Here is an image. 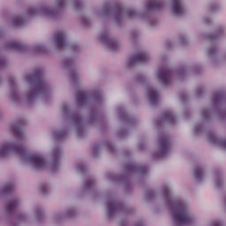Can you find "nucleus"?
I'll return each mask as SVG.
<instances>
[{
  "instance_id": "1",
  "label": "nucleus",
  "mask_w": 226,
  "mask_h": 226,
  "mask_svg": "<svg viewBox=\"0 0 226 226\" xmlns=\"http://www.w3.org/2000/svg\"><path fill=\"white\" fill-rule=\"evenodd\" d=\"M163 196L168 204L171 205L172 219L176 225H192L193 219H192V216H190L188 208H186V204L181 200H172V195H170V190L169 187H164Z\"/></svg>"
},
{
  "instance_id": "2",
  "label": "nucleus",
  "mask_w": 226,
  "mask_h": 226,
  "mask_svg": "<svg viewBox=\"0 0 226 226\" xmlns=\"http://www.w3.org/2000/svg\"><path fill=\"white\" fill-rule=\"evenodd\" d=\"M26 80L27 82L35 83V88L27 94L28 100H32L35 94H38V93H43V91L47 89V83L43 80V72L41 69L35 70L32 74H27Z\"/></svg>"
},
{
  "instance_id": "3",
  "label": "nucleus",
  "mask_w": 226,
  "mask_h": 226,
  "mask_svg": "<svg viewBox=\"0 0 226 226\" xmlns=\"http://www.w3.org/2000/svg\"><path fill=\"white\" fill-rule=\"evenodd\" d=\"M10 151H13V153H15L19 156H21L22 158L27 156V149H26V147H24V145L7 143L3 145V147L0 148V158H4V156H8Z\"/></svg>"
},
{
  "instance_id": "4",
  "label": "nucleus",
  "mask_w": 226,
  "mask_h": 226,
  "mask_svg": "<svg viewBox=\"0 0 226 226\" xmlns=\"http://www.w3.org/2000/svg\"><path fill=\"white\" fill-rule=\"evenodd\" d=\"M27 162L31 163L37 170L45 169V159L40 154H32L27 157Z\"/></svg>"
},
{
  "instance_id": "5",
  "label": "nucleus",
  "mask_w": 226,
  "mask_h": 226,
  "mask_svg": "<svg viewBox=\"0 0 226 226\" xmlns=\"http://www.w3.org/2000/svg\"><path fill=\"white\" fill-rule=\"evenodd\" d=\"M100 40L102 41V43H107L110 50H117V49H119V44L117 43V41L109 37L108 33L102 34L100 36Z\"/></svg>"
},
{
  "instance_id": "6",
  "label": "nucleus",
  "mask_w": 226,
  "mask_h": 226,
  "mask_svg": "<svg viewBox=\"0 0 226 226\" xmlns=\"http://www.w3.org/2000/svg\"><path fill=\"white\" fill-rule=\"evenodd\" d=\"M159 144L161 147L159 156L167 155V153H169V149H170V142L169 141V137L162 136L159 139Z\"/></svg>"
},
{
  "instance_id": "7",
  "label": "nucleus",
  "mask_w": 226,
  "mask_h": 226,
  "mask_svg": "<svg viewBox=\"0 0 226 226\" xmlns=\"http://www.w3.org/2000/svg\"><path fill=\"white\" fill-rule=\"evenodd\" d=\"M172 78V71L169 69H160L158 73V79L164 86L170 84V79Z\"/></svg>"
},
{
  "instance_id": "8",
  "label": "nucleus",
  "mask_w": 226,
  "mask_h": 226,
  "mask_svg": "<svg viewBox=\"0 0 226 226\" xmlns=\"http://www.w3.org/2000/svg\"><path fill=\"white\" fill-rule=\"evenodd\" d=\"M66 36L64 35V32H56L54 36L55 44L57 49H64L66 47Z\"/></svg>"
},
{
  "instance_id": "9",
  "label": "nucleus",
  "mask_w": 226,
  "mask_h": 226,
  "mask_svg": "<svg viewBox=\"0 0 226 226\" xmlns=\"http://www.w3.org/2000/svg\"><path fill=\"white\" fill-rule=\"evenodd\" d=\"M147 61H149L147 54H146V52H140L132 56L130 59V66H133L135 63H147Z\"/></svg>"
},
{
  "instance_id": "10",
  "label": "nucleus",
  "mask_w": 226,
  "mask_h": 226,
  "mask_svg": "<svg viewBox=\"0 0 226 226\" xmlns=\"http://www.w3.org/2000/svg\"><path fill=\"white\" fill-rule=\"evenodd\" d=\"M26 124L24 120L19 121L17 124L11 125V132L16 139H23L22 125Z\"/></svg>"
},
{
  "instance_id": "11",
  "label": "nucleus",
  "mask_w": 226,
  "mask_h": 226,
  "mask_svg": "<svg viewBox=\"0 0 226 226\" xmlns=\"http://www.w3.org/2000/svg\"><path fill=\"white\" fill-rule=\"evenodd\" d=\"M172 1V11L175 15H183L185 9L181 4V0H171Z\"/></svg>"
},
{
  "instance_id": "12",
  "label": "nucleus",
  "mask_w": 226,
  "mask_h": 226,
  "mask_svg": "<svg viewBox=\"0 0 226 226\" xmlns=\"http://www.w3.org/2000/svg\"><path fill=\"white\" fill-rule=\"evenodd\" d=\"M161 8H163V3L160 2V0H148L147 10H161Z\"/></svg>"
},
{
  "instance_id": "13",
  "label": "nucleus",
  "mask_w": 226,
  "mask_h": 226,
  "mask_svg": "<svg viewBox=\"0 0 226 226\" xmlns=\"http://www.w3.org/2000/svg\"><path fill=\"white\" fill-rule=\"evenodd\" d=\"M89 94L85 91H79L76 94V100L79 105H84L85 102H87Z\"/></svg>"
},
{
  "instance_id": "14",
  "label": "nucleus",
  "mask_w": 226,
  "mask_h": 226,
  "mask_svg": "<svg viewBox=\"0 0 226 226\" xmlns=\"http://www.w3.org/2000/svg\"><path fill=\"white\" fill-rule=\"evenodd\" d=\"M148 98L152 105H156L158 103V92L154 90L153 87H149L147 89Z\"/></svg>"
},
{
  "instance_id": "15",
  "label": "nucleus",
  "mask_w": 226,
  "mask_h": 226,
  "mask_svg": "<svg viewBox=\"0 0 226 226\" xmlns=\"http://www.w3.org/2000/svg\"><path fill=\"white\" fill-rule=\"evenodd\" d=\"M119 205L115 200L108 201V216L111 218L114 215V213L117 210Z\"/></svg>"
},
{
  "instance_id": "16",
  "label": "nucleus",
  "mask_w": 226,
  "mask_h": 226,
  "mask_svg": "<svg viewBox=\"0 0 226 226\" xmlns=\"http://www.w3.org/2000/svg\"><path fill=\"white\" fill-rule=\"evenodd\" d=\"M29 15H36V13H45L46 15H52V10L49 8H31L28 11Z\"/></svg>"
},
{
  "instance_id": "17",
  "label": "nucleus",
  "mask_w": 226,
  "mask_h": 226,
  "mask_svg": "<svg viewBox=\"0 0 226 226\" xmlns=\"http://www.w3.org/2000/svg\"><path fill=\"white\" fill-rule=\"evenodd\" d=\"M8 49H12L13 50H18L19 52H22L26 49V46L19 41H11L7 45Z\"/></svg>"
},
{
  "instance_id": "18",
  "label": "nucleus",
  "mask_w": 226,
  "mask_h": 226,
  "mask_svg": "<svg viewBox=\"0 0 226 226\" xmlns=\"http://www.w3.org/2000/svg\"><path fill=\"white\" fill-rule=\"evenodd\" d=\"M163 121H168L170 124H174L176 123V117L172 111H166L163 113Z\"/></svg>"
},
{
  "instance_id": "19",
  "label": "nucleus",
  "mask_w": 226,
  "mask_h": 226,
  "mask_svg": "<svg viewBox=\"0 0 226 226\" xmlns=\"http://www.w3.org/2000/svg\"><path fill=\"white\" fill-rule=\"evenodd\" d=\"M18 206H19V200H13L7 204L6 209L9 213H13V211L17 209Z\"/></svg>"
},
{
  "instance_id": "20",
  "label": "nucleus",
  "mask_w": 226,
  "mask_h": 226,
  "mask_svg": "<svg viewBox=\"0 0 226 226\" xmlns=\"http://www.w3.org/2000/svg\"><path fill=\"white\" fill-rule=\"evenodd\" d=\"M210 139H211V141L214 142V144L220 143L223 149H226V139H221L220 141H218V138H216V136L215 134H211Z\"/></svg>"
},
{
  "instance_id": "21",
  "label": "nucleus",
  "mask_w": 226,
  "mask_h": 226,
  "mask_svg": "<svg viewBox=\"0 0 226 226\" xmlns=\"http://www.w3.org/2000/svg\"><path fill=\"white\" fill-rule=\"evenodd\" d=\"M194 177L198 181H200V179H202V168H196L194 170Z\"/></svg>"
},
{
  "instance_id": "22",
  "label": "nucleus",
  "mask_w": 226,
  "mask_h": 226,
  "mask_svg": "<svg viewBox=\"0 0 226 226\" xmlns=\"http://www.w3.org/2000/svg\"><path fill=\"white\" fill-rule=\"evenodd\" d=\"M13 26H19L24 25V19L20 17L14 18L12 21Z\"/></svg>"
},
{
  "instance_id": "23",
  "label": "nucleus",
  "mask_w": 226,
  "mask_h": 226,
  "mask_svg": "<svg viewBox=\"0 0 226 226\" xmlns=\"http://www.w3.org/2000/svg\"><path fill=\"white\" fill-rule=\"evenodd\" d=\"M53 158L55 162H57L59 160V157L61 156V150L60 148H55L53 150Z\"/></svg>"
},
{
  "instance_id": "24",
  "label": "nucleus",
  "mask_w": 226,
  "mask_h": 226,
  "mask_svg": "<svg viewBox=\"0 0 226 226\" xmlns=\"http://www.w3.org/2000/svg\"><path fill=\"white\" fill-rule=\"evenodd\" d=\"M223 100V94L217 93L214 95V103H218L219 102H222Z\"/></svg>"
},
{
  "instance_id": "25",
  "label": "nucleus",
  "mask_w": 226,
  "mask_h": 226,
  "mask_svg": "<svg viewBox=\"0 0 226 226\" xmlns=\"http://www.w3.org/2000/svg\"><path fill=\"white\" fill-rule=\"evenodd\" d=\"M115 11H117V17L123 15V6H121V4L117 5Z\"/></svg>"
},
{
  "instance_id": "26",
  "label": "nucleus",
  "mask_w": 226,
  "mask_h": 226,
  "mask_svg": "<svg viewBox=\"0 0 226 226\" xmlns=\"http://www.w3.org/2000/svg\"><path fill=\"white\" fill-rule=\"evenodd\" d=\"M127 17H129V19H132L133 17H137V11H135L133 10L127 11Z\"/></svg>"
},
{
  "instance_id": "27",
  "label": "nucleus",
  "mask_w": 226,
  "mask_h": 226,
  "mask_svg": "<svg viewBox=\"0 0 226 226\" xmlns=\"http://www.w3.org/2000/svg\"><path fill=\"white\" fill-rule=\"evenodd\" d=\"M126 169L131 172H135V170H137V167H135V164H129L126 166Z\"/></svg>"
},
{
  "instance_id": "28",
  "label": "nucleus",
  "mask_w": 226,
  "mask_h": 226,
  "mask_svg": "<svg viewBox=\"0 0 226 226\" xmlns=\"http://www.w3.org/2000/svg\"><path fill=\"white\" fill-rule=\"evenodd\" d=\"M66 135H67L66 131L58 132V133L56 134V139H64V137H66Z\"/></svg>"
},
{
  "instance_id": "29",
  "label": "nucleus",
  "mask_w": 226,
  "mask_h": 226,
  "mask_svg": "<svg viewBox=\"0 0 226 226\" xmlns=\"http://www.w3.org/2000/svg\"><path fill=\"white\" fill-rule=\"evenodd\" d=\"M11 190H13V185H7L4 187V192L5 193H8V192H11Z\"/></svg>"
},
{
  "instance_id": "30",
  "label": "nucleus",
  "mask_w": 226,
  "mask_h": 226,
  "mask_svg": "<svg viewBox=\"0 0 226 226\" xmlns=\"http://www.w3.org/2000/svg\"><path fill=\"white\" fill-rule=\"evenodd\" d=\"M79 6H82L80 0H75L74 1V8H79Z\"/></svg>"
},
{
  "instance_id": "31",
  "label": "nucleus",
  "mask_w": 226,
  "mask_h": 226,
  "mask_svg": "<svg viewBox=\"0 0 226 226\" xmlns=\"http://www.w3.org/2000/svg\"><path fill=\"white\" fill-rule=\"evenodd\" d=\"M93 185H94V181H93V180L87 181V188H91V186H93Z\"/></svg>"
},
{
  "instance_id": "32",
  "label": "nucleus",
  "mask_w": 226,
  "mask_h": 226,
  "mask_svg": "<svg viewBox=\"0 0 226 226\" xmlns=\"http://www.w3.org/2000/svg\"><path fill=\"white\" fill-rule=\"evenodd\" d=\"M49 190V187L47 186V185H42L41 187V192H42V193H47V191Z\"/></svg>"
},
{
  "instance_id": "33",
  "label": "nucleus",
  "mask_w": 226,
  "mask_h": 226,
  "mask_svg": "<svg viewBox=\"0 0 226 226\" xmlns=\"http://www.w3.org/2000/svg\"><path fill=\"white\" fill-rule=\"evenodd\" d=\"M202 116H204V117H207L209 116V109H203Z\"/></svg>"
},
{
  "instance_id": "34",
  "label": "nucleus",
  "mask_w": 226,
  "mask_h": 226,
  "mask_svg": "<svg viewBox=\"0 0 226 226\" xmlns=\"http://www.w3.org/2000/svg\"><path fill=\"white\" fill-rule=\"evenodd\" d=\"M216 52V48H212L208 50V56H213Z\"/></svg>"
},
{
  "instance_id": "35",
  "label": "nucleus",
  "mask_w": 226,
  "mask_h": 226,
  "mask_svg": "<svg viewBox=\"0 0 226 226\" xmlns=\"http://www.w3.org/2000/svg\"><path fill=\"white\" fill-rule=\"evenodd\" d=\"M212 226H220V222H215L212 223Z\"/></svg>"
},
{
  "instance_id": "36",
  "label": "nucleus",
  "mask_w": 226,
  "mask_h": 226,
  "mask_svg": "<svg viewBox=\"0 0 226 226\" xmlns=\"http://www.w3.org/2000/svg\"><path fill=\"white\" fill-rule=\"evenodd\" d=\"M63 4H64V0H61V2L59 3V6H63Z\"/></svg>"
},
{
  "instance_id": "37",
  "label": "nucleus",
  "mask_w": 226,
  "mask_h": 226,
  "mask_svg": "<svg viewBox=\"0 0 226 226\" xmlns=\"http://www.w3.org/2000/svg\"><path fill=\"white\" fill-rule=\"evenodd\" d=\"M210 38H211V40H216V38H218V36H211Z\"/></svg>"
},
{
  "instance_id": "38",
  "label": "nucleus",
  "mask_w": 226,
  "mask_h": 226,
  "mask_svg": "<svg viewBox=\"0 0 226 226\" xmlns=\"http://www.w3.org/2000/svg\"><path fill=\"white\" fill-rule=\"evenodd\" d=\"M136 226H144V224H142V222H139V223L136 224Z\"/></svg>"
},
{
  "instance_id": "39",
  "label": "nucleus",
  "mask_w": 226,
  "mask_h": 226,
  "mask_svg": "<svg viewBox=\"0 0 226 226\" xmlns=\"http://www.w3.org/2000/svg\"><path fill=\"white\" fill-rule=\"evenodd\" d=\"M77 78V74H72V79H76Z\"/></svg>"
},
{
  "instance_id": "40",
  "label": "nucleus",
  "mask_w": 226,
  "mask_h": 226,
  "mask_svg": "<svg viewBox=\"0 0 226 226\" xmlns=\"http://www.w3.org/2000/svg\"><path fill=\"white\" fill-rule=\"evenodd\" d=\"M64 112L66 113V107H64Z\"/></svg>"
},
{
  "instance_id": "41",
  "label": "nucleus",
  "mask_w": 226,
  "mask_h": 226,
  "mask_svg": "<svg viewBox=\"0 0 226 226\" xmlns=\"http://www.w3.org/2000/svg\"><path fill=\"white\" fill-rule=\"evenodd\" d=\"M79 122L82 121V118L79 117Z\"/></svg>"
}]
</instances>
